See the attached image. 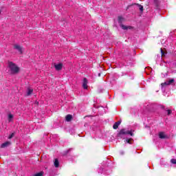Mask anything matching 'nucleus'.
<instances>
[{
  "instance_id": "14",
  "label": "nucleus",
  "mask_w": 176,
  "mask_h": 176,
  "mask_svg": "<svg viewBox=\"0 0 176 176\" xmlns=\"http://www.w3.org/2000/svg\"><path fill=\"white\" fill-rule=\"evenodd\" d=\"M8 122L10 123V122H13V114L10 113L8 114Z\"/></svg>"
},
{
  "instance_id": "2",
  "label": "nucleus",
  "mask_w": 176,
  "mask_h": 176,
  "mask_svg": "<svg viewBox=\"0 0 176 176\" xmlns=\"http://www.w3.org/2000/svg\"><path fill=\"white\" fill-rule=\"evenodd\" d=\"M123 134L127 135H131V137H133V135H134V133H133V131H129L126 129H122L120 131L119 133H118V137H122V135H123Z\"/></svg>"
},
{
  "instance_id": "15",
  "label": "nucleus",
  "mask_w": 176,
  "mask_h": 176,
  "mask_svg": "<svg viewBox=\"0 0 176 176\" xmlns=\"http://www.w3.org/2000/svg\"><path fill=\"white\" fill-rule=\"evenodd\" d=\"M124 21V18L122 16H118V23L119 24H122Z\"/></svg>"
},
{
  "instance_id": "23",
  "label": "nucleus",
  "mask_w": 176,
  "mask_h": 176,
  "mask_svg": "<svg viewBox=\"0 0 176 176\" xmlns=\"http://www.w3.org/2000/svg\"><path fill=\"white\" fill-rule=\"evenodd\" d=\"M98 76H101V74H98Z\"/></svg>"
},
{
  "instance_id": "19",
  "label": "nucleus",
  "mask_w": 176,
  "mask_h": 176,
  "mask_svg": "<svg viewBox=\"0 0 176 176\" xmlns=\"http://www.w3.org/2000/svg\"><path fill=\"white\" fill-rule=\"evenodd\" d=\"M139 9L141 12H142V10H144V7H142V6L141 5H138Z\"/></svg>"
},
{
  "instance_id": "3",
  "label": "nucleus",
  "mask_w": 176,
  "mask_h": 176,
  "mask_svg": "<svg viewBox=\"0 0 176 176\" xmlns=\"http://www.w3.org/2000/svg\"><path fill=\"white\" fill-rule=\"evenodd\" d=\"M14 48L16 49V50H18L21 54H23V47L19 45V44H14Z\"/></svg>"
},
{
  "instance_id": "1",
  "label": "nucleus",
  "mask_w": 176,
  "mask_h": 176,
  "mask_svg": "<svg viewBox=\"0 0 176 176\" xmlns=\"http://www.w3.org/2000/svg\"><path fill=\"white\" fill-rule=\"evenodd\" d=\"M8 65L11 74L14 75L20 72V67H19L14 63L9 61Z\"/></svg>"
},
{
  "instance_id": "10",
  "label": "nucleus",
  "mask_w": 176,
  "mask_h": 176,
  "mask_svg": "<svg viewBox=\"0 0 176 176\" xmlns=\"http://www.w3.org/2000/svg\"><path fill=\"white\" fill-rule=\"evenodd\" d=\"M122 123V122L120 121H118L117 122H116L113 126V129H114V130H116L118 129V127H119V126L120 125V124Z\"/></svg>"
},
{
  "instance_id": "7",
  "label": "nucleus",
  "mask_w": 176,
  "mask_h": 176,
  "mask_svg": "<svg viewBox=\"0 0 176 176\" xmlns=\"http://www.w3.org/2000/svg\"><path fill=\"white\" fill-rule=\"evenodd\" d=\"M159 137L161 139L168 138V137L167 136V135H166L164 132H160Z\"/></svg>"
},
{
  "instance_id": "13",
  "label": "nucleus",
  "mask_w": 176,
  "mask_h": 176,
  "mask_svg": "<svg viewBox=\"0 0 176 176\" xmlns=\"http://www.w3.org/2000/svg\"><path fill=\"white\" fill-rule=\"evenodd\" d=\"M54 165L55 166V167H58V166H60V162H58V159H55L54 162Z\"/></svg>"
},
{
  "instance_id": "4",
  "label": "nucleus",
  "mask_w": 176,
  "mask_h": 176,
  "mask_svg": "<svg viewBox=\"0 0 176 176\" xmlns=\"http://www.w3.org/2000/svg\"><path fill=\"white\" fill-rule=\"evenodd\" d=\"M54 67L56 71H61L63 69V63L54 64Z\"/></svg>"
},
{
  "instance_id": "6",
  "label": "nucleus",
  "mask_w": 176,
  "mask_h": 176,
  "mask_svg": "<svg viewBox=\"0 0 176 176\" xmlns=\"http://www.w3.org/2000/svg\"><path fill=\"white\" fill-rule=\"evenodd\" d=\"M33 92H34V89L30 87H28L26 91L27 97L30 96V94H32Z\"/></svg>"
},
{
  "instance_id": "12",
  "label": "nucleus",
  "mask_w": 176,
  "mask_h": 176,
  "mask_svg": "<svg viewBox=\"0 0 176 176\" xmlns=\"http://www.w3.org/2000/svg\"><path fill=\"white\" fill-rule=\"evenodd\" d=\"M65 120L67 122H71V120H72V116L69 114L66 116Z\"/></svg>"
},
{
  "instance_id": "9",
  "label": "nucleus",
  "mask_w": 176,
  "mask_h": 176,
  "mask_svg": "<svg viewBox=\"0 0 176 176\" xmlns=\"http://www.w3.org/2000/svg\"><path fill=\"white\" fill-rule=\"evenodd\" d=\"M83 89H87V78H85L82 82Z\"/></svg>"
},
{
  "instance_id": "11",
  "label": "nucleus",
  "mask_w": 176,
  "mask_h": 176,
  "mask_svg": "<svg viewBox=\"0 0 176 176\" xmlns=\"http://www.w3.org/2000/svg\"><path fill=\"white\" fill-rule=\"evenodd\" d=\"M174 82H175V80L172 78L165 82L164 85H172V83H174Z\"/></svg>"
},
{
  "instance_id": "20",
  "label": "nucleus",
  "mask_w": 176,
  "mask_h": 176,
  "mask_svg": "<svg viewBox=\"0 0 176 176\" xmlns=\"http://www.w3.org/2000/svg\"><path fill=\"white\" fill-rule=\"evenodd\" d=\"M12 137H14V133H12L8 137L9 140H12Z\"/></svg>"
},
{
  "instance_id": "8",
  "label": "nucleus",
  "mask_w": 176,
  "mask_h": 176,
  "mask_svg": "<svg viewBox=\"0 0 176 176\" xmlns=\"http://www.w3.org/2000/svg\"><path fill=\"white\" fill-rule=\"evenodd\" d=\"M12 143L10 142H6L3 143L1 146V148H8V146H10Z\"/></svg>"
},
{
  "instance_id": "21",
  "label": "nucleus",
  "mask_w": 176,
  "mask_h": 176,
  "mask_svg": "<svg viewBox=\"0 0 176 176\" xmlns=\"http://www.w3.org/2000/svg\"><path fill=\"white\" fill-rule=\"evenodd\" d=\"M161 53H162V56H164V52L163 51L162 49H161Z\"/></svg>"
},
{
  "instance_id": "5",
  "label": "nucleus",
  "mask_w": 176,
  "mask_h": 176,
  "mask_svg": "<svg viewBox=\"0 0 176 176\" xmlns=\"http://www.w3.org/2000/svg\"><path fill=\"white\" fill-rule=\"evenodd\" d=\"M120 27H121V28H122L124 30H133L132 26H126L123 24H120Z\"/></svg>"
},
{
  "instance_id": "17",
  "label": "nucleus",
  "mask_w": 176,
  "mask_h": 176,
  "mask_svg": "<svg viewBox=\"0 0 176 176\" xmlns=\"http://www.w3.org/2000/svg\"><path fill=\"white\" fill-rule=\"evenodd\" d=\"M131 141H133V139H126V142H127V144H131Z\"/></svg>"
},
{
  "instance_id": "16",
  "label": "nucleus",
  "mask_w": 176,
  "mask_h": 176,
  "mask_svg": "<svg viewBox=\"0 0 176 176\" xmlns=\"http://www.w3.org/2000/svg\"><path fill=\"white\" fill-rule=\"evenodd\" d=\"M43 172H40L38 173H36L34 175V176H43Z\"/></svg>"
},
{
  "instance_id": "24",
  "label": "nucleus",
  "mask_w": 176,
  "mask_h": 176,
  "mask_svg": "<svg viewBox=\"0 0 176 176\" xmlns=\"http://www.w3.org/2000/svg\"><path fill=\"white\" fill-rule=\"evenodd\" d=\"M1 13H2V11L0 10V14H1Z\"/></svg>"
},
{
  "instance_id": "22",
  "label": "nucleus",
  "mask_w": 176,
  "mask_h": 176,
  "mask_svg": "<svg viewBox=\"0 0 176 176\" xmlns=\"http://www.w3.org/2000/svg\"><path fill=\"white\" fill-rule=\"evenodd\" d=\"M168 115H171V110H168Z\"/></svg>"
},
{
  "instance_id": "18",
  "label": "nucleus",
  "mask_w": 176,
  "mask_h": 176,
  "mask_svg": "<svg viewBox=\"0 0 176 176\" xmlns=\"http://www.w3.org/2000/svg\"><path fill=\"white\" fill-rule=\"evenodd\" d=\"M170 162L172 163V164H176V160L175 159H172L170 160Z\"/></svg>"
}]
</instances>
